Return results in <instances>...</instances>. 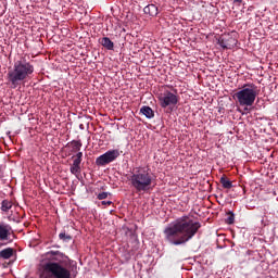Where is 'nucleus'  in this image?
<instances>
[{"label": "nucleus", "instance_id": "1", "mask_svg": "<svg viewBox=\"0 0 278 278\" xmlns=\"http://www.w3.org/2000/svg\"><path fill=\"white\" fill-rule=\"evenodd\" d=\"M48 263L43 265L41 278H76L78 275L77 262L71 260L60 251L50 250L46 253Z\"/></svg>", "mask_w": 278, "mask_h": 278}, {"label": "nucleus", "instance_id": "2", "mask_svg": "<svg viewBox=\"0 0 278 278\" xmlns=\"http://www.w3.org/2000/svg\"><path fill=\"white\" fill-rule=\"evenodd\" d=\"M201 223L192 220L189 216L177 218L170 226L163 231L166 242L174 247H180L190 242L199 232Z\"/></svg>", "mask_w": 278, "mask_h": 278}, {"label": "nucleus", "instance_id": "3", "mask_svg": "<svg viewBox=\"0 0 278 278\" xmlns=\"http://www.w3.org/2000/svg\"><path fill=\"white\" fill-rule=\"evenodd\" d=\"M34 75V65H31L25 58L15 61L13 68L9 70L7 80L11 88H18L24 81Z\"/></svg>", "mask_w": 278, "mask_h": 278}, {"label": "nucleus", "instance_id": "4", "mask_svg": "<svg viewBox=\"0 0 278 278\" xmlns=\"http://www.w3.org/2000/svg\"><path fill=\"white\" fill-rule=\"evenodd\" d=\"M153 173L151 169L139 167L130 176V186L136 190V192H149L151 186H153Z\"/></svg>", "mask_w": 278, "mask_h": 278}, {"label": "nucleus", "instance_id": "5", "mask_svg": "<svg viewBox=\"0 0 278 278\" xmlns=\"http://www.w3.org/2000/svg\"><path fill=\"white\" fill-rule=\"evenodd\" d=\"M257 94V86H255V84H247L241 90L233 94V99L241 105V108H244V111L247 112V110L255 103Z\"/></svg>", "mask_w": 278, "mask_h": 278}, {"label": "nucleus", "instance_id": "6", "mask_svg": "<svg viewBox=\"0 0 278 278\" xmlns=\"http://www.w3.org/2000/svg\"><path fill=\"white\" fill-rule=\"evenodd\" d=\"M159 103L163 110H166L167 114H170L175 110V105L179 103V97H177V93L165 90L159 96Z\"/></svg>", "mask_w": 278, "mask_h": 278}, {"label": "nucleus", "instance_id": "7", "mask_svg": "<svg viewBox=\"0 0 278 278\" xmlns=\"http://www.w3.org/2000/svg\"><path fill=\"white\" fill-rule=\"evenodd\" d=\"M121 157V150H109L104 154L100 155L96 160L97 166H108V164H112L115 160Z\"/></svg>", "mask_w": 278, "mask_h": 278}, {"label": "nucleus", "instance_id": "8", "mask_svg": "<svg viewBox=\"0 0 278 278\" xmlns=\"http://www.w3.org/2000/svg\"><path fill=\"white\" fill-rule=\"evenodd\" d=\"M218 45L222 49H233L238 45V40L230 35H225L218 40Z\"/></svg>", "mask_w": 278, "mask_h": 278}, {"label": "nucleus", "instance_id": "9", "mask_svg": "<svg viewBox=\"0 0 278 278\" xmlns=\"http://www.w3.org/2000/svg\"><path fill=\"white\" fill-rule=\"evenodd\" d=\"M100 45L104 47V49H108V51H114V42L110 40L109 37H103L100 39Z\"/></svg>", "mask_w": 278, "mask_h": 278}, {"label": "nucleus", "instance_id": "10", "mask_svg": "<svg viewBox=\"0 0 278 278\" xmlns=\"http://www.w3.org/2000/svg\"><path fill=\"white\" fill-rule=\"evenodd\" d=\"M70 173H72V175H79L81 173V162L74 160L70 167Z\"/></svg>", "mask_w": 278, "mask_h": 278}, {"label": "nucleus", "instance_id": "11", "mask_svg": "<svg viewBox=\"0 0 278 278\" xmlns=\"http://www.w3.org/2000/svg\"><path fill=\"white\" fill-rule=\"evenodd\" d=\"M67 147H72V153H77L81 151V140H72L71 142L67 143Z\"/></svg>", "mask_w": 278, "mask_h": 278}, {"label": "nucleus", "instance_id": "12", "mask_svg": "<svg viewBox=\"0 0 278 278\" xmlns=\"http://www.w3.org/2000/svg\"><path fill=\"white\" fill-rule=\"evenodd\" d=\"M219 184H222L225 190H231L233 188V182H231V180H229L225 175L220 177Z\"/></svg>", "mask_w": 278, "mask_h": 278}, {"label": "nucleus", "instance_id": "13", "mask_svg": "<svg viewBox=\"0 0 278 278\" xmlns=\"http://www.w3.org/2000/svg\"><path fill=\"white\" fill-rule=\"evenodd\" d=\"M140 113L143 114V116H146V118H154L155 117V112L153 111V109H151V106H142L140 109Z\"/></svg>", "mask_w": 278, "mask_h": 278}, {"label": "nucleus", "instance_id": "14", "mask_svg": "<svg viewBox=\"0 0 278 278\" xmlns=\"http://www.w3.org/2000/svg\"><path fill=\"white\" fill-rule=\"evenodd\" d=\"M144 14H149V16H157V7L155 4H148L143 8Z\"/></svg>", "mask_w": 278, "mask_h": 278}, {"label": "nucleus", "instance_id": "15", "mask_svg": "<svg viewBox=\"0 0 278 278\" xmlns=\"http://www.w3.org/2000/svg\"><path fill=\"white\" fill-rule=\"evenodd\" d=\"M12 255H14V249L12 248H7L0 251V257H2V260H10Z\"/></svg>", "mask_w": 278, "mask_h": 278}, {"label": "nucleus", "instance_id": "16", "mask_svg": "<svg viewBox=\"0 0 278 278\" xmlns=\"http://www.w3.org/2000/svg\"><path fill=\"white\" fill-rule=\"evenodd\" d=\"M10 236V226L0 225V240H8Z\"/></svg>", "mask_w": 278, "mask_h": 278}, {"label": "nucleus", "instance_id": "17", "mask_svg": "<svg viewBox=\"0 0 278 278\" xmlns=\"http://www.w3.org/2000/svg\"><path fill=\"white\" fill-rule=\"evenodd\" d=\"M12 201L10 200H3L1 203V210L2 212H10L12 210Z\"/></svg>", "mask_w": 278, "mask_h": 278}, {"label": "nucleus", "instance_id": "18", "mask_svg": "<svg viewBox=\"0 0 278 278\" xmlns=\"http://www.w3.org/2000/svg\"><path fill=\"white\" fill-rule=\"evenodd\" d=\"M60 240H63V242H70V240H73V237L70 235H66V232H61L59 235Z\"/></svg>", "mask_w": 278, "mask_h": 278}, {"label": "nucleus", "instance_id": "19", "mask_svg": "<svg viewBox=\"0 0 278 278\" xmlns=\"http://www.w3.org/2000/svg\"><path fill=\"white\" fill-rule=\"evenodd\" d=\"M229 216L226 219L227 225H233L235 220H236V215H233V212H229L228 213Z\"/></svg>", "mask_w": 278, "mask_h": 278}, {"label": "nucleus", "instance_id": "20", "mask_svg": "<svg viewBox=\"0 0 278 278\" xmlns=\"http://www.w3.org/2000/svg\"><path fill=\"white\" fill-rule=\"evenodd\" d=\"M73 157V160H75L76 162H83V157H84V152H77V154L76 155H74V156H72Z\"/></svg>", "mask_w": 278, "mask_h": 278}, {"label": "nucleus", "instance_id": "21", "mask_svg": "<svg viewBox=\"0 0 278 278\" xmlns=\"http://www.w3.org/2000/svg\"><path fill=\"white\" fill-rule=\"evenodd\" d=\"M108 197H110V192H101L97 195V199H99V201H103L108 199Z\"/></svg>", "mask_w": 278, "mask_h": 278}, {"label": "nucleus", "instance_id": "22", "mask_svg": "<svg viewBox=\"0 0 278 278\" xmlns=\"http://www.w3.org/2000/svg\"><path fill=\"white\" fill-rule=\"evenodd\" d=\"M101 205H112V201H102Z\"/></svg>", "mask_w": 278, "mask_h": 278}, {"label": "nucleus", "instance_id": "23", "mask_svg": "<svg viewBox=\"0 0 278 278\" xmlns=\"http://www.w3.org/2000/svg\"><path fill=\"white\" fill-rule=\"evenodd\" d=\"M233 3H242V0H233Z\"/></svg>", "mask_w": 278, "mask_h": 278}]
</instances>
